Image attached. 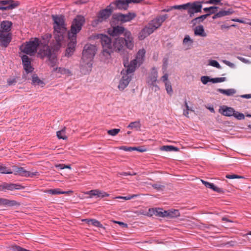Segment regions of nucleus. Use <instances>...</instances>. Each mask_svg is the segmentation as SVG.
<instances>
[{
	"mask_svg": "<svg viewBox=\"0 0 251 251\" xmlns=\"http://www.w3.org/2000/svg\"><path fill=\"white\" fill-rule=\"evenodd\" d=\"M169 17L168 14L157 16L151 20L148 25L143 28L139 34V39L144 40L152 33L156 29L160 27L162 23Z\"/></svg>",
	"mask_w": 251,
	"mask_h": 251,
	"instance_id": "1",
	"label": "nucleus"
},
{
	"mask_svg": "<svg viewBox=\"0 0 251 251\" xmlns=\"http://www.w3.org/2000/svg\"><path fill=\"white\" fill-rule=\"evenodd\" d=\"M97 50V47L92 44H86L84 46L81 57L82 66L91 68L93 60Z\"/></svg>",
	"mask_w": 251,
	"mask_h": 251,
	"instance_id": "2",
	"label": "nucleus"
},
{
	"mask_svg": "<svg viewBox=\"0 0 251 251\" xmlns=\"http://www.w3.org/2000/svg\"><path fill=\"white\" fill-rule=\"evenodd\" d=\"M51 18L53 21V35L65 36L67 30L65 16L63 15H52Z\"/></svg>",
	"mask_w": 251,
	"mask_h": 251,
	"instance_id": "3",
	"label": "nucleus"
},
{
	"mask_svg": "<svg viewBox=\"0 0 251 251\" xmlns=\"http://www.w3.org/2000/svg\"><path fill=\"white\" fill-rule=\"evenodd\" d=\"M205 1L197 0L193 2H189L185 4L180 5L181 10H187V13L190 18L194 16L195 13H201L202 4L204 3Z\"/></svg>",
	"mask_w": 251,
	"mask_h": 251,
	"instance_id": "4",
	"label": "nucleus"
},
{
	"mask_svg": "<svg viewBox=\"0 0 251 251\" xmlns=\"http://www.w3.org/2000/svg\"><path fill=\"white\" fill-rule=\"evenodd\" d=\"M85 22V18L83 16L77 15L72 22L71 29L68 32V35L77 37V34L81 31Z\"/></svg>",
	"mask_w": 251,
	"mask_h": 251,
	"instance_id": "5",
	"label": "nucleus"
},
{
	"mask_svg": "<svg viewBox=\"0 0 251 251\" xmlns=\"http://www.w3.org/2000/svg\"><path fill=\"white\" fill-rule=\"evenodd\" d=\"M42 41L38 38H34L33 39L30 40L26 42V44L22 45L20 47V50L24 53L32 55L37 52V49L41 46Z\"/></svg>",
	"mask_w": 251,
	"mask_h": 251,
	"instance_id": "6",
	"label": "nucleus"
},
{
	"mask_svg": "<svg viewBox=\"0 0 251 251\" xmlns=\"http://www.w3.org/2000/svg\"><path fill=\"white\" fill-rule=\"evenodd\" d=\"M98 37V38L100 39L102 46V54L106 58H108L110 57L111 53L113 52L112 46V40L109 37L105 34H99Z\"/></svg>",
	"mask_w": 251,
	"mask_h": 251,
	"instance_id": "7",
	"label": "nucleus"
},
{
	"mask_svg": "<svg viewBox=\"0 0 251 251\" xmlns=\"http://www.w3.org/2000/svg\"><path fill=\"white\" fill-rule=\"evenodd\" d=\"M112 9L109 7V5L105 8L100 10L97 14V18L92 22L93 26H96L100 23L106 21L112 15Z\"/></svg>",
	"mask_w": 251,
	"mask_h": 251,
	"instance_id": "8",
	"label": "nucleus"
},
{
	"mask_svg": "<svg viewBox=\"0 0 251 251\" xmlns=\"http://www.w3.org/2000/svg\"><path fill=\"white\" fill-rule=\"evenodd\" d=\"M43 48L40 49L38 54L41 58H44L45 57H48L50 61L51 67H53L55 65L56 61V57L52 55L51 49L48 45H41Z\"/></svg>",
	"mask_w": 251,
	"mask_h": 251,
	"instance_id": "9",
	"label": "nucleus"
},
{
	"mask_svg": "<svg viewBox=\"0 0 251 251\" xmlns=\"http://www.w3.org/2000/svg\"><path fill=\"white\" fill-rule=\"evenodd\" d=\"M20 5L19 1L14 0H0V10L8 11L13 10Z\"/></svg>",
	"mask_w": 251,
	"mask_h": 251,
	"instance_id": "10",
	"label": "nucleus"
},
{
	"mask_svg": "<svg viewBox=\"0 0 251 251\" xmlns=\"http://www.w3.org/2000/svg\"><path fill=\"white\" fill-rule=\"evenodd\" d=\"M12 173H14L15 175L30 177H33L34 176L38 174V172H37L31 173L30 172L25 170L23 167H18L15 165L12 167Z\"/></svg>",
	"mask_w": 251,
	"mask_h": 251,
	"instance_id": "11",
	"label": "nucleus"
},
{
	"mask_svg": "<svg viewBox=\"0 0 251 251\" xmlns=\"http://www.w3.org/2000/svg\"><path fill=\"white\" fill-rule=\"evenodd\" d=\"M140 66L137 63L136 60H132L126 66V86L132 79V75H133V73Z\"/></svg>",
	"mask_w": 251,
	"mask_h": 251,
	"instance_id": "12",
	"label": "nucleus"
},
{
	"mask_svg": "<svg viewBox=\"0 0 251 251\" xmlns=\"http://www.w3.org/2000/svg\"><path fill=\"white\" fill-rule=\"evenodd\" d=\"M69 40L67 45V47L65 50V55L68 57L71 56L75 50V47L76 45V37H72L68 35Z\"/></svg>",
	"mask_w": 251,
	"mask_h": 251,
	"instance_id": "13",
	"label": "nucleus"
},
{
	"mask_svg": "<svg viewBox=\"0 0 251 251\" xmlns=\"http://www.w3.org/2000/svg\"><path fill=\"white\" fill-rule=\"evenodd\" d=\"M126 22V14L120 13L112 14L110 21L111 26L119 25Z\"/></svg>",
	"mask_w": 251,
	"mask_h": 251,
	"instance_id": "14",
	"label": "nucleus"
},
{
	"mask_svg": "<svg viewBox=\"0 0 251 251\" xmlns=\"http://www.w3.org/2000/svg\"><path fill=\"white\" fill-rule=\"evenodd\" d=\"M25 187L19 184L3 182L0 185V191H6V190L13 191L14 190H20L24 189Z\"/></svg>",
	"mask_w": 251,
	"mask_h": 251,
	"instance_id": "15",
	"label": "nucleus"
},
{
	"mask_svg": "<svg viewBox=\"0 0 251 251\" xmlns=\"http://www.w3.org/2000/svg\"><path fill=\"white\" fill-rule=\"evenodd\" d=\"M21 58L24 69L26 74L31 73L34 70L31 64V59L26 55H23Z\"/></svg>",
	"mask_w": 251,
	"mask_h": 251,
	"instance_id": "16",
	"label": "nucleus"
},
{
	"mask_svg": "<svg viewBox=\"0 0 251 251\" xmlns=\"http://www.w3.org/2000/svg\"><path fill=\"white\" fill-rule=\"evenodd\" d=\"M12 40V34L11 33H2L0 32V46L6 48L9 45Z\"/></svg>",
	"mask_w": 251,
	"mask_h": 251,
	"instance_id": "17",
	"label": "nucleus"
},
{
	"mask_svg": "<svg viewBox=\"0 0 251 251\" xmlns=\"http://www.w3.org/2000/svg\"><path fill=\"white\" fill-rule=\"evenodd\" d=\"M126 45V39L124 38H116L113 42V50L120 52L124 50V46Z\"/></svg>",
	"mask_w": 251,
	"mask_h": 251,
	"instance_id": "18",
	"label": "nucleus"
},
{
	"mask_svg": "<svg viewBox=\"0 0 251 251\" xmlns=\"http://www.w3.org/2000/svg\"><path fill=\"white\" fill-rule=\"evenodd\" d=\"M109 7H111L113 12L117 9L126 10V0H116L111 2Z\"/></svg>",
	"mask_w": 251,
	"mask_h": 251,
	"instance_id": "19",
	"label": "nucleus"
},
{
	"mask_svg": "<svg viewBox=\"0 0 251 251\" xmlns=\"http://www.w3.org/2000/svg\"><path fill=\"white\" fill-rule=\"evenodd\" d=\"M157 72L153 68L152 69V71L151 72V74H150L147 80V83L148 85L150 86H154L158 88L156 84V83L157 81Z\"/></svg>",
	"mask_w": 251,
	"mask_h": 251,
	"instance_id": "20",
	"label": "nucleus"
},
{
	"mask_svg": "<svg viewBox=\"0 0 251 251\" xmlns=\"http://www.w3.org/2000/svg\"><path fill=\"white\" fill-rule=\"evenodd\" d=\"M112 28H109L108 30V34L113 37L118 36L124 33L125 28L123 26L119 25L111 26Z\"/></svg>",
	"mask_w": 251,
	"mask_h": 251,
	"instance_id": "21",
	"label": "nucleus"
},
{
	"mask_svg": "<svg viewBox=\"0 0 251 251\" xmlns=\"http://www.w3.org/2000/svg\"><path fill=\"white\" fill-rule=\"evenodd\" d=\"M87 195H89V198H92L93 197H97L99 198H104L105 197L109 196V194L98 189L92 190L91 191L87 192L86 193Z\"/></svg>",
	"mask_w": 251,
	"mask_h": 251,
	"instance_id": "22",
	"label": "nucleus"
},
{
	"mask_svg": "<svg viewBox=\"0 0 251 251\" xmlns=\"http://www.w3.org/2000/svg\"><path fill=\"white\" fill-rule=\"evenodd\" d=\"M54 36L56 43L53 45L51 49L53 50V51H57L61 47V42L62 40H63L65 36L55 34L54 35Z\"/></svg>",
	"mask_w": 251,
	"mask_h": 251,
	"instance_id": "23",
	"label": "nucleus"
},
{
	"mask_svg": "<svg viewBox=\"0 0 251 251\" xmlns=\"http://www.w3.org/2000/svg\"><path fill=\"white\" fill-rule=\"evenodd\" d=\"M234 11L231 8H229L227 10H220L219 12H217L214 14L213 17V19L221 18L224 16L230 15L234 13Z\"/></svg>",
	"mask_w": 251,
	"mask_h": 251,
	"instance_id": "24",
	"label": "nucleus"
},
{
	"mask_svg": "<svg viewBox=\"0 0 251 251\" xmlns=\"http://www.w3.org/2000/svg\"><path fill=\"white\" fill-rule=\"evenodd\" d=\"M20 203L14 200H10L4 198H0V205L8 206H19Z\"/></svg>",
	"mask_w": 251,
	"mask_h": 251,
	"instance_id": "25",
	"label": "nucleus"
},
{
	"mask_svg": "<svg viewBox=\"0 0 251 251\" xmlns=\"http://www.w3.org/2000/svg\"><path fill=\"white\" fill-rule=\"evenodd\" d=\"M201 181L202 184H203L206 188H210L219 193H223L224 192L222 188L216 187L213 183H210L203 180H201Z\"/></svg>",
	"mask_w": 251,
	"mask_h": 251,
	"instance_id": "26",
	"label": "nucleus"
},
{
	"mask_svg": "<svg viewBox=\"0 0 251 251\" xmlns=\"http://www.w3.org/2000/svg\"><path fill=\"white\" fill-rule=\"evenodd\" d=\"M145 53L146 50L145 49H143L140 50L138 51L135 58L133 60H136L137 63H138L139 65H141L143 63Z\"/></svg>",
	"mask_w": 251,
	"mask_h": 251,
	"instance_id": "27",
	"label": "nucleus"
},
{
	"mask_svg": "<svg viewBox=\"0 0 251 251\" xmlns=\"http://www.w3.org/2000/svg\"><path fill=\"white\" fill-rule=\"evenodd\" d=\"M134 47L133 38L130 31L126 30V49L132 50Z\"/></svg>",
	"mask_w": 251,
	"mask_h": 251,
	"instance_id": "28",
	"label": "nucleus"
},
{
	"mask_svg": "<svg viewBox=\"0 0 251 251\" xmlns=\"http://www.w3.org/2000/svg\"><path fill=\"white\" fill-rule=\"evenodd\" d=\"M194 30V34L196 36H200L201 37L206 36V34L204 32V27L202 25H199L196 26Z\"/></svg>",
	"mask_w": 251,
	"mask_h": 251,
	"instance_id": "29",
	"label": "nucleus"
},
{
	"mask_svg": "<svg viewBox=\"0 0 251 251\" xmlns=\"http://www.w3.org/2000/svg\"><path fill=\"white\" fill-rule=\"evenodd\" d=\"M163 209L162 208H150L149 210L148 215L151 216L153 215L163 217Z\"/></svg>",
	"mask_w": 251,
	"mask_h": 251,
	"instance_id": "30",
	"label": "nucleus"
},
{
	"mask_svg": "<svg viewBox=\"0 0 251 251\" xmlns=\"http://www.w3.org/2000/svg\"><path fill=\"white\" fill-rule=\"evenodd\" d=\"M234 109L232 107L225 106L222 108V111L221 112L223 115L230 117L234 115Z\"/></svg>",
	"mask_w": 251,
	"mask_h": 251,
	"instance_id": "31",
	"label": "nucleus"
},
{
	"mask_svg": "<svg viewBox=\"0 0 251 251\" xmlns=\"http://www.w3.org/2000/svg\"><path fill=\"white\" fill-rule=\"evenodd\" d=\"M121 74L123 75L120 80L118 87L120 90L123 91L126 88V73L124 69L121 71Z\"/></svg>",
	"mask_w": 251,
	"mask_h": 251,
	"instance_id": "32",
	"label": "nucleus"
},
{
	"mask_svg": "<svg viewBox=\"0 0 251 251\" xmlns=\"http://www.w3.org/2000/svg\"><path fill=\"white\" fill-rule=\"evenodd\" d=\"M89 225H92L98 227L102 228L103 226L100 222L94 219H86L84 220Z\"/></svg>",
	"mask_w": 251,
	"mask_h": 251,
	"instance_id": "33",
	"label": "nucleus"
},
{
	"mask_svg": "<svg viewBox=\"0 0 251 251\" xmlns=\"http://www.w3.org/2000/svg\"><path fill=\"white\" fill-rule=\"evenodd\" d=\"M208 17V15L205 14L202 15L200 16L196 17L193 19H192L190 22L193 25H195L198 24H200L203 22V21Z\"/></svg>",
	"mask_w": 251,
	"mask_h": 251,
	"instance_id": "34",
	"label": "nucleus"
},
{
	"mask_svg": "<svg viewBox=\"0 0 251 251\" xmlns=\"http://www.w3.org/2000/svg\"><path fill=\"white\" fill-rule=\"evenodd\" d=\"M31 83L34 85H41L42 86H43L45 85L44 82L39 78L37 75L36 74H33L32 76Z\"/></svg>",
	"mask_w": 251,
	"mask_h": 251,
	"instance_id": "35",
	"label": "nucleus"
},
{
	"mask_svg": "<svg viewBox=\"0 0 251 251\" xmlns=\"http://www.w3.org/2000/svg\"><path fill=\"white\" fill-rule=\"evenodd\" d=\"M218 8L219 7L217 6H213L209 7H205L203 10L205 12L207 13L205 15H208V17H209L211 14H215Z\"/></svg>",
	"mask_w": 251,
	"mask_h": 251,
	"instance_id": "36",
	"label": "nucleus"
},
{
	"mask_svg": "<svg viewBox=\"0 0 251 251\" xmlns=\"http://www.w3.org/2000/svg\"><path fill=\"white\" fill-rule=\"evenodd\" d=\"M218 91L227 96H231L236 93V90L234 89H228L226 90L218 89Z\"/></svg>",
	"mask_w": 251,
	"mask_h": 251,
	"instance_id": "37",
	"label": "nucleus"
},
{
	"mask_svg": "<svg viewBox=\"0 0 251 251\" xmlns=\"http://www.w3.org/2000/svg\"><path fill=\"white\" fill-rule=\"evenodd\" d=\"M161 151H179L178 148L173 146H163L160 148Z\"/></svg>",
	"mask_w": 251,
	"mask_h": 251,
	"instance_id": "38",
	"label": "nucleus"
},
{
	"mask_svg": "<svg viewBox=\"0 0 251 251\" xmlns=\"http://www.w3.org/2000/svg\"><path fill=\"white\" fill-rule=\"evenodd\" d=\"M137 151L141 152H145L147 151V149L145 148L143 146L138 147H126V151Z\"/></svg>",
	"mask_w": 251,
	"mask_h": 251,
	"instance_id": "39",
	"label": "nucleus"
},
{
	"mask_svg": "<svg viewBox=\"0 0 251 251\" xmlns=\"http://www.w3.org/2000/svg\"><path fill=\"white\" fill-rule=\"evenodd\" d=\"M66 127H64L62 130L58 131L56 132V135L58 139L66 140L67 137L65 135Z\"/></svg>",
	"mask_w": 251,
	"mask_h": 251,
	"instance_id": "40",
	"label": "nucleus"
},
{
	"mask_svg": "<svg viewBox=\"0 0 251 251\" xmlns=\"http://www.w3.org/2000/svg\"><path fill=\"white\" fill-rule=\"evenodd\" d=\"M141 124L139 121H135L134 122H131L127 127L130 128L131 129H135L136 130H138L140 128Z\"/></svg>",
	"mask_w": 251,
	"mask_h": 251,
	"instance_id": "41",
	"label": "nucleus"
},
{
	"mask_svg": "<svg viewBox=\"0 0 251 251\" xmlns=\"http://www.w3.org/2000/svg\"><path fill=\"white\" fill-rule=\"evenodd\" d=\"M51 37V35L50 34H47L44 36H42V39L43 40V42L42 41V44H41V45H48Z\"/></svg>",
	"mask_w": 251,
	"mask_h": 251,
	"instance_id": "42",
	"label": "nucleus"
},
{
	"mask_svg": "<svg viewBox=\"0 0 251 251\" xmlns=\"http://www.w3.org/2000/svg\"><path fill=\"white\" fill-rule=\"evenodd\" d=\"M54 71H57L58 73L61 74H67L69 75H72L71 72L69 70L63 68H56L54 69Z\"/></svg>",
	"mask_w": 251,
	"mask_h": 251,
	"instance_id": "43",
	"label": "nucleus"
},
{
	"mask_svg": "<svg viewBox=\"0 0 251 251\" xmlns=\"http://www.w3.org/2000/svg\"><path fill=\"white\" fill-rule=\"evenodd\" d=\"M170 218H176L180 216V212L177 209L169 210Z\"/></svg>",
	"mask_w": 251,
	"mask_h": 251,
	"instance_id": "44",
	"label": "nucleus"
},
{
	"mask_svg": "<svg viewBox=\"0 0 251 251\" xmlns=\"http://www.w3.org/2000/svg\"><path fill=\"white\" fill-rule=\"evenodd\" d=\"M0 173L1 174H12V169H8L5 166L0 165Z\"/></svg>",
	"mask_w": 251,
	"mask_h": 251,
	"instance_id": "45",
	"label": "nucleus"
},
{
	"mask_svg": "<svg viewBox=\"0 0 251 251\" xmlns=\"http://www.w3.org/2000/svg\"><path fill=\"white\" fill-rule=\"evenodd\" d=\"M46 193L51 194V195H59L61 194V190L59 188L54 189H48L46 190Z\"/></svg>",
	"mask_w": 251,
	"mask_h": 251,
	"instance_id": "46",
	"label": "nucleus"
},
{
	"mask_svg": "<svg viewBox=\"0 0 251 251\" xmlns=\"http://www.w3.org/2000/svg\"><path fill=\"white\" fill-rule=\"evenodd\" d=\"M173 9L181 10L180 5H175L174 6H172L169 7L168 8H165V9H163L161 11L165 12H168Z\"/></svg>",
	"mask_w": 251,
	"mask_h": 251,
	"instance_id": "47",
	"label": "nucleus"
},
{
	"mask_svg": "<svg viewBox=\"0 0 251 251\" xmlns=\"http://www.w3.org/2000/svg\"><path fill=\"white\" fill-rule=\"evenodd\" d=\"M137 15L135 12H129L126 13V22H129L136 17Z\"/></svg>",
	"mask_w": 251,
	"mask_h": 251,
	"instance_id": "48",
	"label": "nucleus"
},
{
	"mask_svg": "<svg viewBox=\"0 0 251 251\" xmlns=\"http://www.w3.org/2000/svg\"><path fill=\"white\" fill-rule=\"evenodd\" d=\"M222 0H208L205 1L204 3L211 4L214 5H222L223 3H221Z\"/></svg>",
	"mask_w": 251,
	"mask_h": 251,
	"instance_id": "49",
	"label": "nucleus"
},
{
	"mask_svg": "<svg viewBox=\"0 0 251 251\" xmlns=\"http://www.w3.org/2000/svg\"><path fill=\"white\" fill-rule=\"evenodd\" d=\"M233 116H234L237 119L239 120H243L245 118V116L244 114L235 111V112H234V115H233Z\"/></svg>",
	"mask_w": 251,
	"mask_h": 251,
	"instance_id": "50",
	"label": "nucleus"
},
{
	"mask_svg": "<svg viewBox=\"0 0 251 251\" xmlns=\"http://www.w3.org/2000/svg\"><path fill=\"white\" fill-rule=\"evenodd\" d=\"M120 131V129L119 128H114L112 129L108 130L107 131V133L109 135L111 136H115Z\"/></svg>",
	"mask_w": 251,
	"mask_h": 251,
	"instance_id": "51",
	"label": "nucleus"
},
{
	"mask_svg": "<svg viewBox=\"0 0 251 251\" xmlns=\"http://www.w3.org/2000/svg\"><path fill=\"white\" fill-rule=\"evenodd\" d=\"M188 43H189V45H191L193 43V41L190 38L189 35H187L185 36L183 40V44H186Z\"/></svg>",
	"mask_w": 251,
	"mask_h": 251,
	"instance_id": "52",
	"label": "nucleus"
},
{
	"mask_svg": "<svg viewBox=\"0 0 251 251\" xmlns=\"http://www.w3.org/2000/svg\"><path fill=\"white\" fill-rule=\"evenodd\" d=\"M226 80V77H216L211 78V82L213 83L224 82Z\"/></svg>",
	"mask_w": 251,
	"mask_h": 251,
	"instance_id": "53",
	"label": "nucleus"
},
{
	"mask_svg": "<svg viewBox=\"0 0 251 251\" xmlns=\"http://www.w3.org/2000/svg\"><path fill=\"white\" fill-rule=\"evenodd\" d=\"M209 64L212 66H213V67H216L218 69H220L221 68L220 65L219 64L218 62L216 60H210V61L209 62Z\"/></svg>",
	"mask_w": 251,
	"mask_h": 251,
	"instance_id": "54",
	"label": "nucleus"
},
{
	"mask_svg": "<svg viewBox=\"0 0 251 251\" xmlns=\"http://www.w3.org/2000/svg\"><path fill=\"white\" fill-rule=\"evenodd\" d=\"M166 90L168 94H171L173 92V90L171 83L170 82H167L165 83Z\"/></svg>",
	"mask_w": 251,
	"mask_h": 251,
	"instance_id": "55",
	"label": "nucleus"
},
{
	"mask_svg": "<svg viewBox=\"0 0 251 251\" xmlns=\"http://www.w3.org/2000/svg\"><path fill=\"white\" fill-rule=\"evenodd\" d=\"M201 80L202 83L204 84H207L208 82H211V78L207 76H201Z\"/></svg>",
	"mask_w": 251,
	"mask_h": 251,
	"instance_id": "56",
	"label": "nucleus"
},
{
	"mask_svg": "<svg viewBox=\"0 0 251 251\" xmlns=\"http://www.w3.org/2000/svg\"><path fill=\"white\" fill-rule=\"evenodd\" d=\"M184 104H185V107H186V110H184V111H183V115H185L186 117H188V115L189 114L188 111L190 110V109L189 106L188 105V103H187L186 100H185Z\"/></svg>",
	"mask_w": 251,
	"mask_h": 251,
	"instance_id": "57",
	"label": "nucleus"
},
{
	"mask_svg": "<svg viewBox=\"0 0 251 251\" xmlns=\"http://www.w3.org/2000/svg\"><path fill=\"white\" fill-rule=\"evenodd\" d=\"M226 178L228 179H234V178H243L244 177L241 176H238L237 175H227L226 176Z\"/></svg>",
	"mask_w": 251,
	"mask_h": 251,
	"instance_id": "58",
	"label": "nucleus"
},
{
	"mask_svg": "<svg viewBox=\"0 0 251 251\" xmlns=\"http://www.w3.org/2000/svg\"><path fill=\"white\" fill-rule=\"evenodd\" d=\"M151 186L153 188L156 189L157 190H162L165 188L164 185L157 184H152Z\"/></svg>",
	"mask_w": 251,
	"mask_h": 251,
	"instance_id": "59",
	"label": "nucleus"
},
{
	"mask_svg": "<svg viewBox=\"0 0 251 251\" xmlns=\"http://www.w3.org/2000/svg\"><path fill=\"white\" fill-rule=\"evenodd\" d=\"M7 82L8 85L9 86H10L13 84H15L17 82V81L16 80V78H9L7 79Z\"/></svg>",
	"mask_w": 251,
	"mask_h": 251,
	"instance_id": "60",
	"label": "nucleus"
},
{
	"mask_svg": "<svg viewBox=\"0 0 251 251\" xmlns=\"http://www.w3.org/2000/svg\"><path fill=\"white\" fill-rule=\"evenodd\" d=\"M237 58L239 60H240L241 61H242V62L244 63H247V64H249L250 63V61L245 58H243L242 57H241V56H237Z\"/></svg>",
	"mask_w": 251,
	"mask_h": 251,
	"instance_id": "61",
	"label": "nucleus"
},
{
	"mask_svg": "<svg viewBox=\"0 0 251 251\" xmlns=\"http://www.w3.org/2000/svg\"><path fill=\"white\" fill-rule=\"evenodd\" d=\"M168 75L167 74H165L164 75H163L161 77V79L163 82H164V83H165L167 82H169L168 81Z\"/></svg>",
	"mask_w": 251,
	"mask_h": 251,
	"instance_id": "62",
	"label": "nucleus"
},
{
	"mask_svg": "<svg viewBox=\"0 0 251 251\" xmlns=\"http://www.w3.org/2000/svg\"><path fill=\"white\" fill-rule=\"evenodd\" d=\"M223 62L226 64V65L228 66L229 67H231V68H234L235 67V65L233 63L228 61H227V60H223Z\"/></svg>",
	"mask_w": 251,
	"mask_h": 251,
	"instance_id": "63",
	"label": "nucleus"
},
{
	"mask_svg": "<svg viewBox=\"0 0 251 251\" xmlns=\"http://www.w3.org/2000/svg\"><path fill=\"white\" fill-rule=\"evenodd\" d=\"M139 196L138 194H132L126 195V200H131L134 198H136Z\"/></svg>",
	"mask_w": 251,
	"mask_h": 251,
	"instance_id": "64",
	"label": "nucleus"
}]
</instances>
